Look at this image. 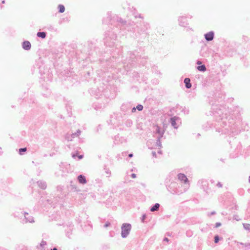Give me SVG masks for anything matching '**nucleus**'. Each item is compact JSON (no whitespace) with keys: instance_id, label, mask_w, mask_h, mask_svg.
Wrapping results in <instances>:
<instances>
[{"instance_id":"nucleus-1","label":"nucleus","mask_w":250,"mask_h":250,"mask_svg":"<svg viewBox=\"0 0 250 250\" xmlns=\"http://www.w3.org/2000/svg\"><path fill=\"white\" fill-rule=\"evenodd\" d=\"M131 225L128 224H124L122 227V236L125 237L129 233Z\"/></svg>"},{"instance_id":"nucleus-2","label":"nucleus","mask_w":250,"mask_h":250,"mask_svg":"<svg viewBox=\"0 0 250 250\" xmlns=\"http://www.w3.org/2000/svg\"><path fill=\"white\" fill-rule=\"evenodd\" d=\"M178 179L180 181H183L184 183H186L187 182L188 178H187L185 175L180 173L178 174Z\"/></svg>"},{"instance_id":"nucleus-3","label":"nucleus","mask_w":250,"mask_h":250,"mask_svg":"<svg viewBox=\"0 0 250 250\" xmlns=\"http://www.w3.org/2000/svg\"><path fill=\"white\" fill-rule=\"evenodd\" d=\"M214 34L213 32H209L205 35L206 39L207 41H211L213 39Z\"/></svg>"},{"instance_id":"nucleus-4","label":"nucleus","mask_w":250,"mask_h":250,"mask_svg":"<svg viewBox=\"0 0 250 250\" xmlns=\"http://www.w3.org/2000/svg\"><path fill=\"white\" fill-rule=\"evenodd\" d=\"M23 48L25 50H29L31 47V44L28 41H25L22 44Z\"/></svg>"},{"instance_id":"nucleus-5","label":"nucleus","mask_w":250,"mask_h":250,"mask_svg":"<svg viewBox=\"0 0 250 250\" xmlns=\"http://www.w3.org/2000/svg\"><path fill=\"white\" fill-rule=\"evenodd\" d=\"M190 80L189 78H186L184 80V83L186 84V86L188 88H189L191 87V84L190 83Z\"/></svg>"},{"instance_id":"nucleus-6","label":"nucleus","mask_w":250,"mask_h":250,"mask_svg":"<svg viewBox=\"0 0 250 250\" xmlns=\"http://www.w3.org/2000/svg\"><path fill=\"white\" fill-rule=\"evenodd\" d=\"M78 180L79 182L81 184H85L86 182L85 178L82 175H80L78 177Z\"/></svg>"},{"instance_id":"nucleus-7","label":"nucleus","mask_w":250,"mask_h":250,"mask_svg":"<svg viewBox=\"0 0 250 250\" xmlns=\"http://www.w3.org/2000/svg\"><path fill=\"white\" fill-rule=\"evenodd\" d=\"M37 36L38 37H40V38H42V39H44L46 37V34L45 32H38L37 33Z\"/></svg>"},{"instance_id":"nucleus-8","label":"nucleus","mask_w":250,"mask_h":250,"mask_svg":"<svg viewBox=\"0 0 250 250\" xmlns=\"http://www.w3.org/2000/svg\"><path fill=\"white\" fill-rule=\"evenodd\" d=\"M176 117H173L171 118V123L173 126H174L175 128H176Z\"/></svg>"},{"instance_id":"nucleus-9","label":"nucleus","mask_w":250,"mask_h":250,"mask_svg":"<svg viewBox=\"0 0 250 250\" xmlns=\"http://www.w3.org/2000/svg\"><path fill=\"white\" fill-rule=\"evenodd\" d=\"M160 207V205L158 203L156 204L151 208L150 209V210L151 211H154L155 210H157Z\"/></svg>"},{"instance_id":"nucleus-10","label":"nucleus","mask_w":250,"mask_h":250,"mask_svg":"<svg viewBox=\"0 0 250 250\" xmlns=\"http://www.w3.org/2000/svg\"><path fill=\"white\" fill-rule=\"evenodd\" d=\"M197 69L199 70V71H205L206 70V66L204 65H201V66H198L197 67Z\"/></svg>"},{"instance_id":"nucleus-11","label":"nucleus","mask_w":250,"mask_h":250,"mask_svg":"<svg viewBox=\"0 0 250 250\" xmlns=\"http://www.w3.org/2000/svg\"><path fill=\"white\" fill-rule=\"evenodd\" d=\"M58 8L60 13H63L65 10L64 6L62 5H59L58 6Z\"/></svg>"},{"instance_id":"nucleus-12","label":"nucleus","mask_w":250,"mask_h":250,"mask_svg":"<svg viewBox=\"0 0 250 250\" xmlns=\"http://www.w3.org/2000/svg\"><path fill=\"white\" fill-rule=\"evenodd\" d=\"M136 108L138 110L141 111L143 109V106L141 104H139L137 106Z\"/></svg>"},{"instance_id":"nucleus-13","label":"nucleus","mask_w":250,"mask_h":250,"mask_svg":"<svg viewBox=\"0 0 250 250\" xmlns=\"http://www.w3.org/2000/svg\"><path fill=\"white\" fill-rule=\"evenodd\" d=\"M219 240V237L218 235H216L215 237H214V242L215 243H217L218 242Z\"/></svg>"},{"instance_id":"nucleus-14","label":"nucleus","mask_w":250,"mask_h":250,"mask_svg":"<svg viewBox=\"0 0 250 250\" xmlns=\"http://www.w3.org/2000/svg\"><path fill=\"white\" fill-rule=\"evenodd\" d=\"M26 148H20L19 149V152L20 153H21V152H25V151H26Z\"/></svg>"},{"instance_id":"nucleus-15","label":"nucleus","mask_w":250,"mask_h":250,"mask_svg":"<svg viewBox=\"0 0 250 250\" xmlns=\"http://www.w3.org/2000/svg\"><path fill=\"white\" fill-rule=\"evenodd\" d=\"M220 225H221V224H220V223H217L216 224V225H215V227H216V228H217V227H218L220 226Z\"/></svg>"},{"instance_id":"nucleus-16","label":"nucleus","mask_w":250,"mask_h":250,"mask_svg":"<svg viewBox=\"0 0 250 250\" xmlns=\"http://www.w3.org/2000/svg\"><path fill=\"white\" fill-rule=\"evenodd\" d=\"M132 177L133 178H135L136 177L135 174H132Z\"/></svg>"},{"instance_id":"nucleus-17","label":"nucleus","mask_w":250,"mask_h":250,"mask_svg":"<svg viewBox=\"0 0 250 250\" xmlns=\"http://www.w3.org/2000/svg\"><path fill=\"white\" fill-rule=\"evenodd\" d=\"M165 241H167V242H168V239L167 238H166L165 239H164Z\"/></svg>"},{"instance_id":"nucleus-18","label":"nucleus","mask_w":250,"mask_h":250,"mask_svg":"<svg viewBox=\"0 0 250 250\" xmlns=\"http://www.w3.org/2000/svg\"><path fill=\"white\" fill-rule=\"evenodd\" d=\"M197 64H201V62H197Z\"/></svg>"},{"instance_id":"nucleus-19","label":"nucleus","mask_w":250,"mask_h":250,"mask_svg":"<svg viewBox=\"0 0 250 250\" xmlns=\"http://www.w3.org/2000/svg\"><path fill=\"white\" fill-rule=\"evenodd\" d=\"M129 157H132V154H130L129 155Z\"/></svg>"},{"instance_id":"nucleus-20","label":"nucleus","mask_w":250,"mask_h":250,"mask_svg":"<svg viewBox=\"0 0 250 250\" xmlns=\"http://www.w3.org/2000/svg\"><path fill=\"white\" fill-rule=\"evenodd\" d=\"M58 250L56 248H54L53 250Z\"/></svg>"},{"instance_id":"nucleus-21","label":"nucleus","mask_w":250,"mask_h":250,"mask_svg":"<svg viewBox=\"0 0 250 250\" xmlns=\"http://www.w3.org/2000/svg\"><path fill=\"white\" fill-rule=\"evenodd\" d=\"M82 157H83V156H79V158H80V159L82 158Z\"/></svg>"},{"instance_id":"nucleus-22","label":"nucleus","mask_w":250,"mask_h":250,"mask_svg":"<svg viewBox=\"0 0 250 250\" xmlns=\"http://www.w3.org/2000/svg\"><path fill=\"white\" fill-rule=\"evenodd\" d=\"M157 132H158L159 133H160V130H159V129H158V130Z\"/></svg>"},{"instance_id":"nucleus-23","label":"nucleus","mask_w":250,"mask_h":250,"mask_svg":"<svg viewBox=\"0 0 250 250\" xmlns=\"http://www.w3.org/2000/svg\"><path fill=\"white\" fill-rule=\"evenodd\" d=\"M105 226H106V227L108 226V224H106L105 225Z\"/></svg>"},{"instance_id":"nucleus-24","label":"nucleus","mask_w":250,"mask_h":250,"mask_svg":"<svg viewBox=\"0 0 250 250\" xmlns=\"http://www.w3.org/2000/svg\"><path fill=\"white\" fill-rule=\"evenodd\" d=\"M2 2L3 3H5L4 0H3V1H2Z\"/></svg>"},{"instance_id":"nucleus-25","label":"nucleus","mask_w":250,"mask_h":250,"mask_svg":"<svg viewBox=\"0 0 250 250\" xmlns=\"http://www.w3.org/2000/svg\"><path fill=\"white\" fill-rule=\"evenodd\" d=\"M249 182L250 183V178H249Z\"/></svg>"}]
</instances>
